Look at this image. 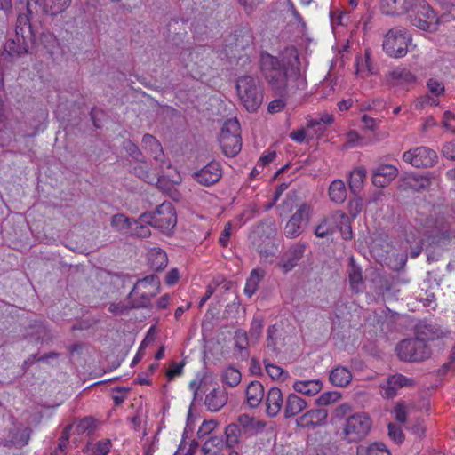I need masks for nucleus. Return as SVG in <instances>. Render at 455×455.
Returning a JSON list of instances; mask_svg holds the SVG:
<instances>
[{"label":"nucleus","mask_w":455,"mask_h":455,"mask_svg":"<svg viewBox=\"0 0 455 455\" xmlns=\"http://www.w3.org/2000/svg\"><path fill=\"white\" fill-rule=\"evenodd\" d=\"M149 224L148 223H142L141 221V215L138 220H132V230L137 236L140 237H148L150 235V229H149Z\"/></svg>","instance_id":"nucleus-46"},{"label":"nucleus","mask_w":455,"mask_h":455,"mask_svg":"<svg viewBox=\"0 0 455 455\" xmlns=\"http://www.w3.org/2000/svg\"><path fill=\"white\" fill-rule=\"evenodd\" d=\"M307 406V403L303 398L299 397L294 393L287 395L284 402V417H295L303 411Z\"/></svg>","instance_id":"nucleus-22"},{"label":"nucleus","mask_w":455,"mask_h":455,"mask_svg":"<svg viewBox=\"0 0 455 455\" xmlns=\"http://www.w3.org/2000/svg\"><path fill=\"white\" fill-rule=\"evenodd\" d=\"M217 427H218V422L216 420H213V419L204 420L197 431L198 437L203 438V437L210 435L212 432H213L215 430V428Z\"/></svg>","instance_id":"nucleus-50"},{"label":"nucleus","mask_w":455,"mask_h":455,"mask_svg":"<svg viewBox=\"0 0 455 455\" xmlns=\"http://www.w3.org/2000/svg\"><path fill=\"white\" fill-rule=\"evenodd\" d=\"M231 223L228 222L220 235L219 242L223 247H226L228 244L229 237L231 235Z\"/></svg>","instance_id":"nucleus-61"},{"label":"nucleus","mask_w":455,"mask_h":455,"mask_svg":"<svg viewBox=\"0 0 455 455\" xmlns=\"http://www.w3.org/2000/svg\"><path fill=\"white\" fill-rule=\"evenodd\" d=\"M124 148L126 152L133 157L135 160H140L142 158V153L139 149L138 146L134 144L131 140H126L124 142Z\"/></svg>","instance_id":"nucleus-54"},{"label":"nucleus","mask_w":455,"mask_h":455,"mask_svg":"<svg viewBox=\"0 0 455 455\" xmlns=\"http://www.w3.org/2000/svg\"><path fill=\"white\" fill-rule=\"evenodd\" d=\"M372 420L363 411L348 416L341 426V438L347 443H355L363 440L370 433Z\"/></svg>","instance_id":"nucleus-6"},{"label":"nucleus","mask_w":455,"mask_h":455,"mask_svg":"<svg viewBox=\"0 0 455 455\" xmlns=\"http://www.w3.org/2000/svg\"><path fill=\"white\" fill-rule=\"evenodd\" d=\"M263 275L259 273V270L254 269L251 273L250 277L247 279L245 287H244V293L248 297H251L257 291L259 283L262 278Z\"/></svg>","instance_id":"nucleus-42"},{"label":"nucleus","mask_w":455,"mask_h":455,"mask_svg":"<svg viewBox=\"0 0 455 455\" xmlns=\"http://www.w3.org/2000/svg\"><path fill=\"white\" fill-rule=\"evenodd\" d=\"M329 196L331 201L335 203H342L347 197V189L345 184L340 180L331 182L329 188Z\"/></svg>","instance_id":"nucleus-35"},{"label":"nucleus","mask_w":455,"mask_h":455,"mask_svg":"<svg viewBox=\"0 0 455 455\" xmlns=\"http://www.w3.org/2000/svg\"><path fill=\"white\" fill-rule=\"evenodd\" d=\"M142 147L159 164H164V154L160 142L152 135L145 134L142 138Z\"/></svg>","instance_id":"nucleus-24"},{"label":"nucleus","mask_w":455,"mask_h":455,"mask_svg":"<svg viewBox=\"0 0 455 455\" xmlns=\"http://www.w3.org/2000/svg\"><path fill=\"white\" fill-rule=\"evenodd\" d=\"M355 68L356 74L362 77H367L374 74V68L371 60L369 50H365L363 56L356 58Z\"/></svg>","instance_id":"nucleus-33"},{"label":"nucleus","mask_w":455,"mask_h":455,"mask_svg":"<svg viewBox=\"0 0 455 455\" xmlns=\"http://www.w3.org/2000/svg\"><path fill=\"white\" fill-rule=\"evenodd\" d=\"M95 428V420L92 418L86 417L83 419L78 426L77 429L80 433L88 432L91 433Z\"/></svg>","instance_id":"nucleus-55"},{"label":"nucleus","mask_w":455,"mask_h":455,"mask_svg":"<svg viewBox=\"0 0 455 455\" xmlns=\"http://www.w3.org/2000/svg\"><path fill=\"white\" fill-rule=\"evenodd\" d=\"M261 72L273 90L283 92L285 90L293 92L304 89L307 85L305 78L298 68L291 62L285 61L267 52L261 53Z\"/></svg>","instance_id":"nucleus-2"},{"label":"nucleus","mask_w":455,"mask_h":455,"mask_svg":"<svg viewBox=\"0 0 455 455\" xmlns=\"http://www.w3.org/2000/svg\"><path fill=\"white\" fill-rule=\"evenodd\" d=\"M195 180L204 185L210 186L220 180L221 169L218 162H211L200 171L194 173Z\"/></svg>","instance_id":"nucleus-18"},{"label":"nucleus","mask_w":455,"mask_h":455,"mask_svg":"<svg viewBox=\"0 0 455 455\" xmlns=\"http://www.w3.org/2000/svg\"><path fill=\"white\" fill-rule=\"evenodd\" d=\"M341 398L340 393L337 391H329L323 393L316 400V404L320 406H328L337 403Z\"/></svg>","instance_id":"nucleus-45"},{"label":"nucleus","mask_w":455,"mask_h":455,"mask_svg":"<svg viewBox=\"0 0 455 455\" xmlns=\"http://www.w3.org/2000/svg\"><path fill=\"white\" fill-rule=\"evenodd\" d=\"M264 366L267 375L275 380H285L289 378V373L276 364L271 363L267 360H264Z\"/></svg>","instance_id":"nucleus-38"},{"label":"nucleus","mask_w":455,"mask_h":455,"mask_svg":"<svg viewBox=\"0 0 455 455\" xmlns=\"http://www.w3.org/2000/svg\"><path fill=\"white\" fill-rule=\"evenodd\" d=\"M451 217L441 206L422 208L414 218L412 225L405 230V240L411 244V255L418 257L425 242L436 245H446L454 238L450 228Z\"/></svg>","instance_id":"nucleus-1"},{"label":"nucleus","mask_w":455,"mask_h":455,"mask_svg":"<svg viewBox=\"0 0 455 455\" xmlns=\"http://www.w3.org/2000/svg\"><path fill=\"white\" fill-rule=\"evenodd\" d=\"M276 228L274 222L261 223L255 228L251 239L260 255L262 261L272 264L278 253V243L275 238Z\"/></svg>","instance_id":"nucleus-3"},{"label":"nucleus","mask_w":455,"mask_h":455,"mask_svg":"<svg viewBox=\"0 0 455 455\" xmlns=\"http://www.w3.org/2000/svg\"><path fill=\"white\" fill-rule=\"evenodd\" d=\"M143 291H150L149 295H156L160 291V280L156 275H151L140 279L135 283L132 292L137 293Z\"/></svg>","instance_id":"nucleus-25"},{"label":"nucleus","mask_w":455,"mask_h":455,"mask_svg":"<svg viewBox=\"0 0 455 455\" xmlns=\"http://www.w3.org/2000/svg\"><path fill=\"white\" fill-rule=\"evenodd\" d=\"M305 252V245L297 243L290 247L283 255L277 266L283 273L291 271L302 259Z\"/></svg>","instance_id":"nucleus-17"},{"label":"nucleus","mask_w":455,"mask_h":455,"mask_svg":"<svg viewBox=\"0 0 455 455\" xmlns=\"http://www.w3.org/2000/svg\"><path fill=\"white\" fill-rule=\"evenodd\" d=\"M264 387L259 381H251L246 388L247 403L251 408L258 407L264 398Z\"/></svg>","instance_id":"nucleus-27"},{"label":"nucleus","mask_w":455,"mask_h":455,"mask_svg":"<svg viewBox=\"0 0 455 455\" xmlns=\"http://www.w3.org/2000/svg\"><path fill=\"white\" fill-rule=\"evenodd\" d=\"M388 435L396 443H401L403 440V434L401 428L392 423L388 425Z\"/></svg>","instance_id":"nucleus-58"},{"label":"nucleus","mask_w":455,"mask_h":455,"mask_svg":"<svg viewBox=\"0 0 455 455\" xmlns=\"http://www.w3.org/2000/svg\"><path fill=\"white\" fill-rule=\"evenodd\" d=\"M226 443L228 448H234L240 443L241 429L237 424L231 423L225 428Z\"/></svg>","instance_id":"nucleus-37"},{"label":"nucleus","mask_w":455,"mask_h":455,"mask_svg":"<svg viewBox=\"0 0 455 455\" xmlns=\"http://www.w3.org/2000/svg\"><path fill=\"white\" fill-rule=\"evenodd\" d=\"M427 86L428 89V93L425 98L423 103L431 105V106H436L438 105V97L444 92V85L440 81L430 78L427 83Z\"/></svg>","instance_id":"nucleus-30"},{"label":"nucleus","mask_w":455,"mask_h":455,"mask_svg":"<svg viewBox=\"0 0 455 455\" xmlns=\"http://www.w3.org/2000/svg\"><path fill=\"white\" fill-rule=\"evenodd\" d=\"M151 267L156 271L164 269L168 264L166 253L160 248H154L148 253Z\"/></svg>","instance_id":"nucleus-34"},{"label":"nucleus","mask_w":455,"mask_h":455,"mask_svg":"<svg viewBox=\"0 0 455 455\" xmlns=\"http://www.w3.org/2000/svg\"><path fill=\"white\" fill-rule=\"evenodd\" d=\"M70 0H44L45 13L56 15L68 7Z\"/></svg>","instance_id":"nucleus-40"},{"label":"nucleus","mask_w":455,"mask_h":455,"mask_svg":"<svg viewBox=\"0 0 455 455\" xmlns=\"http://www.w3.org/2000/svg\"><path fill=\"white\" fill-rule=\"evenodd\" d=\"M225 446L221 436L212 435L202 445L204 455H220Z\"/></svg>","instance_id":"nucleus-32"},{"label":"nucleus","mask_w":455,"mask_h":455,"mask_svg":"<svg viewBox=\"0 0 455 455\" xmlns=\"http://www.w3.org/2000/svg\"><path fill=\"white\" fill-rule=\"evenodd\" d=\"M338 228L343 239L350 240L352 238L350 219L340 211H336L321 218L315 228L314 233L317 237L324 238L331 235Z\"/></svg>","instance_id":"nucleus-5"},{"label":"nucleus","mask_w":455,"mask_h":455,"mask_svg":"<svg viewBox=\"0 0 455 455\" xmlns=\"http://www.w3.org/2000/svg\"><path fill=\"white\" fill-rule=\"evenodd\" d=\"M398 175V169L392 164H381L372 172V183L378 188H385Z\"/></svg>","instance_id":"nucleus-19"},{"label":"nucleus","mask_w":455,"mask_h":455,"mask_svg":"<svg viewBox=\"0 0 455 455\" xmlns=\"http://www.w3.org/2000/svg\"><path fill=\"white\" fill-rule=\"evenodd\" d=\"M350 288L355 292H363L364 290V282L362 275V270L357 266L353 258L350 259L349 268L347 270Z\"/></svg>","instance_id":"nucleus-26"},{"label":"nucleus","mask_w":455,"mask_h":455,"mask_svg":"<svg viewBox=\"0 0 455 455\" xmlns=\"http://www.w3.org/2000/svg\"><path fill=\"white\" fill-rule=\"evenodd\" d=\"M350 215L355 219L362 210V202L360 199L351 200L348 204Z\"/></svg>","instance_id":"nucleus-63"},{"label":"nucleus","mask_w":455,"mask_h":455,"mask_svg":"<svg viewBox=\"0 0 455 455\" xmlns=\"http://www.w3.org/2000/svg\"><path fill=\"white\" fill-rule=\"evenodd\" d=\"M111 225L117 230H125L132 228V220L124 214H116L112 217Z\"/></svg>","instance_id":"nucleus-48"},{"label":"nucleus","mask_w":455,"mask_h":455,"mask_svg":"<svg viewBox=\"0 0 455 455\" xmlns=\"http://www.w3.org/2000/svg\"><path fill=\"white\" fill-rule=\"evenodd\" d=\"M329 379L336 387H347L352 380V373L344 366H337L331 371Z\"/></svg>","instance_id":"nucleus-31"},{"label":"nucleus","mask_w":455,"mask_h":455,"mask_svg":"<svg viewBox=\"0 0 455 455\" xmlns=\"http://www.w3.org/2000/svg\"><path fill=\"white\" fill-rule=\"evenodd\" d=\"M398 357L405 362H419L428 358L431 351L421 339H404L396 347Z\"/></svg>","instance_id":"nucleus-12"},{"label":"nucleus","mask_w":455,"mask_h":455,"mask_svg":"<svg viewBox=\"0 0 455 455\" xmlns=\"http://www.w3.org/2000/svg\"><path fill=\"white\" fill-rule=\"evenodd\" d=\"M150 291H143L140 292L134 293L132 291H131V295L134 298H140V300L137 302L138 307H148L150 303V300L156 295H149Z\"/></svg>","instance_id":"nucleus-53"},{"label":"nucleus","mask_w":455,"mask_h":455,"mask_svg":"<svg viewBox=\"0 0 455 455\" xmlns=\"http://www.w3.org/2000/svg\"><path fill=\"white\" fill-rule=\"evenodd\" d=\"M236 94L240 103L249 112H255L264 100L263 87L256 76L243 75L237 78Z\"/></svg>","instance_id":"nucleus-4"},{"label":"nucleus","mask_w":455,"mask_h":455,"mask_svg":"<svg viewBox=\"0 0 455 455\" xmlns=\"http://www.w3.org/2000/svg\"><path fill=\"white\" fill-rule=\"evenodd\" d=\"M323 387V382L320 379L296 380L292 385L295 392L307 396L317 395Z\"/></svg>","instance_id":"nucleus-23"},{"label":"nucleus","mask_w":455,"mask_h":455,"mask_svg":"<svg viewBox=\"0 0 455 455\" xmlns=\"http://www.w3.org/2000/svg\"><path fill=\"white\" fill-rule=\"evenodd\" d=\"M228 402L227 394L220 389H213L205 398V405L211 411H218L225 406Z\"/></svg>","instance_id":"nucleus-29"},{"label":"nucleus","mask_w":455,"mask_h":455,"mask_svg":"<svg viewBox=\"0 0 455 455\" xmlns=\"http://www.w3.org/2000/svg\"><path fill=\"white\" fill-rule=\"evenodd\" d=\"M263 323L260 319L254 318L251 322L249 336L251 341H256L262 331Z\"/></svg>","instance_id":"nucleus-52"},{"label":"nucleus","mask_w":455,"mask_h":455,"mask_svg":"<svg viewBox=\"0 0 455 455\" xmlns=\"http://www.w3.org/2000/svg\"><path fill=\"white\" fill-rule=\"evenodd\" d=\"M276 157V153L275 151H267L265 152L259 158L258 162V167H260V169H263L264 166L270 164L275 160Z\"/></svg>","instance_id":"nucleus-59"},{"label":"nucleus","mask_w":455,"mask_h":455,"mask_svg":"<svg viewBox=\"0 0 455 455\" xmlns=\"http://www.w3.org/2000/svg\"><path fill=\"white\" fill-rule=\"evenodd\" d=\"M408 17L413 26L426 31H435L439 24L435 12L425 0H413Z\"/></svg>","instance_id":"nucleus-8"},{"label":"nucleus","mask_w":455,"mask_h":455,"mask_svg":"<svg viewBox=\"0 0 455 455\" xmlns=\"http://www.w3.org/2000/svg\"><path fill=\"white\" fill-rule=\"evenodd\" d=\"M415 381L403 374L390 376L385 384L380 385L382 395L386 398H393L402 387H412Z\"/></svg>","instance_id":"nucleus-16"},{"label":"nucleus","mask_w":455,"mask_h":455,"mask_svg":"<svg viewBox=\"0 0 455 455\" xmlns=\"http://www.w3.org/2000/svg\"><path fill=\"white\" fill-rule=\"evenodd\" d=\"M328 418V411L325 409H312L299 416L296 419L298 427L314 429L325 425Z\"/></svg>","instance_id":"nucleus-15"},{"label":"nucleus","mask_w":455,"mask_h":455,"mask_svg":"<svg viewBox=\"0 0 455 455\" xmlns=\"http://www.w3.org/2000/svg\"><path fill=\"white\" fill-rule=\"evenodd\" d=\"M27 10L29 12V14L37 13L40 11L45 12L44 1L42 2V0H28Z\"/></svg>","instance_id":"nucleus-56"},{"label":"nucleus","mask_w":455,"mask_h":455,"mask_svg":"<svg viewBox=\"0 0 455 455\" xmlns=\"http://www.w3.org/2000/svg\"><path fill=\"white\" fill-rule=\"evenodd\" d=\"M241 379L242 375L239 370L229 366L223 371L222 380L227 386L230 387H236L241 382Z\"/></svg>","instance_id":"nucleus-39"},{"label":"nucleus","mask_w":455,"mask_h":455,"mask_svg":"<svg viewBox=\"0 0 455 455\" xmlns=\"http://www.w3.org/2000/svg\"><path fill=\"white\" fill-rule=\"evenodd\" d=\"M30 41L31 29L28 18L25 14H20L17 18L15 34L5 43L4 51L11 57H20L28 53Z\"/></svg>","instance_id":"nucleus-7"},{"label":"nucleus","mask_w":455,"mask_h":455,"mask_svg":"<svg viewBox=\"0 0 455 455\" xmlns=\"http://www.w3.org/2000/svg\"><path fill=\"white\" fill-rule=\"evenodd\" d=\"M250 336L243 330H237L235 333V342L239 349H245L250 344Z\"/></svg>","instance_id":"nucleus-51"},{"label":"nucleus","mask_w":455,"mask_h":455,"mask_svg":"<svg viewBox=\"0 0 455 455\" xmlns=\"http://www.w3.org/2000/svg\"><path fill=\"white\" fill-rule=\"evenodd\" d=\"M111 443L106 439L87 447L86 452L89 455H107L110 451Z\"/></svg>","instance_id":"nucleus-43"},{"label":"nucleus","mask_w":455,"mask_h":455,"mask_svg":"<svg viewBox=\"0 0 455 455\" xmlns=\"http://www.w3.org/2000/svg\"><path fill=\"white\" fill-rule=\"evenodd\" d=\"M362 122L363 123L365 129L373 132L378 127L380 120L363 115L362 116Z\"/></svg>","instance_id":"nucleus-60"},{"label":"nucleus","mask_w":455,"mask_h":455,"mask_svg":"<svg viewBox=\"0 0 455 455\" xmlns=\"http://www.w3.org/2000/svg\"><path fill=\"white\" fill-rule=\"evenodd\" d=\"M429 182L427 178L418 176L411 178L408 183L413 189H419L427 187Z\"/></svg>","instance_id":"nucleus-57"},{"label":"nucleus","mask_w":455,"mask_h":455,"mask_svg":"<svg viewBox=\"0 0 455 455\" xmlns=\"http://www.w3.org/2000/svg\"><path fill=\"white\" fill-rule=\"evenodd\" d=\"M285 106V101L283 99H276L271 101L268 105V111L270 113H277L281 111Z\"/></svg>","instance_id":"nucleus-64"},{"label":"nucleus","mask_w":455,"mask_h":455,"mask_svg":"<svg viewBox=\"0 0 455 455\" xmlns=\"http://www.w3.org/2000/svg\"><path fill=\"white\" fill-rule=\"evenodd\" d=\"M386 79L389 83L399 84H410L415 82V76L404 68H395L386 75Z\"/></svg>","instance_id":"nucleus-28"},{"label":"nucleus","mask_w":455,"mask_h":455,"mask_svg":"<svg viewBox=\"0 0 455 455\" xmlns=\"http://www.w3.org/2000/svg\"><path fill=\"white\" fill-rule=\"evenodd\" d=\"M358 455H391L383 443H371L367 447L361 446L357 449Z\"/></svg>","instance_id":"nucleus-41"},{"label":"nucleus","mask_w":455,"mask_h":455,"mask_svg":"<svg viewBox=\"0 0 455 455\" xmlns=\"http://www.w3.org/2000/svg\"><path fill=\"white\" fill-rule=\"evenodd\" d=\"M365 177L366 171L364 168H357L350 173L349 188L354 194H357L361 191Z\"/></svg>","instance_id":"nucleus-36"},{"label":"nucleus","mask_w":455,"mask_h":455,"mask_svg":"<svg viewBox=\"0 0 455 455\" xmlns=\"http://www.w3.org/2000/svg\"><path fill=\"white\" fill-rule=\"evenodd\" d=\"M141 221L162 232L169 233L177 223L176 212L172 203L164 202L154 212L141 214Z\"/></svg>","instance_id":"nucleus-9"},{"label":"nucleus","mask_w":455,"mask_h":455,"mask_svg":"<svg viewBox=\"0 0 455 455\" xmlns=\"http://www.w3.org/2000/svg\"><path fill=\"white\" fill-rule=\"evenodd\" d=\"M220 145L227 156H236L242 148L240 124L236 118L227 120L219 138Z\"/></svg>","instance_id":"nucleus-10"},{"label":"nucleus","mask_w":455,"mask_h":455,"mask_svg":"<svg viewBox=\"0 0 455 455\" xmlns=\"http://www.w3.org/2000/svg\"><path fill=\"white\" fill-rule=\"evenodd\" d=\"M346 144L347 148H362L367 143L363 141V137L356 131H349L346 134Z\"/></svg>","instance_id":"nucleus-47"},{"label":"nucleus","mask_w":455,"mask_h":455,"mask_svg":"<svg viewBox=\"0 0 455 455\" xmlns=\"http://www.w3.org/2000/svg\"><path fill=\"white\" fill-rule=\"evenodd\" d=\"M442 152L446 158L455 160V141L444 144Z\"/></svg>","instance_id":"nucleus-62"},{"label":"nucleus","mask_w":455,"mask_h":455,"mask_svg":"<svg viewBox=\"0 0 455 455\" xmlns=\"http://www.w3.org/2000/svg\"><path fill=\"white\" fill-rule=\"evenodd\" d=\"M267 414L269 417H275L284 406L282 391L278 387H271L266 396Z\"/></svg>","instance_id":"nucleus-21"},{"label":"nucleus","mask_w":455,"mask_h":455,"mask_svg":"<svg viewBox=\"0 0 455 455\" xmlns=\"http://www.w3.org/2000/svg\"><path fill=\"white\" fill-rule=\"evenodd\" d=\"M314 215V204L311 202L302 203L291 215L284 228V234L289 238L298 237L305 229Z\"/></svg>","instance_id":"nucleus-13"},{"label":"nucleus","mask_w":455,"mask_h":455,"mask_svg":"<svg viewBox=\"0 0 455 455\" xmlns=\"http://www.w3.org/2000/svg\"><path fill=\"white\" fill-rule=\"evenodd\" d=\"M411 36L404 28H391L383 40L384 52L392 58H403L408 52Z\"/></svg>","instance_id":"nucleus-11"},{"label":"nucleus","mask_w":455,"mask_h":455,"mask_svg":"<svg viewBox=\"0 0 455 455\" xmlns=\"http://www.w3.org/2000/svg\"><path fill=\"white\" fill-rule=\"evenodd\" d=\"M404 162L409 163L414 167H430L436 163V153L427 147H417L413 149L405 151L403 155Z\"/></svg>","instance_id":"nucleus-14"},{"label":"nucleus","mask_w":455,"mask_h":455,"mask_svg":"<svg viewBox=\"0 0 455 455\" xmlns=\"http://www.w3.org/2000/svg\"><path fill=\"white\" fill-rule=\"evenodd\" d=\"M410 409L411 405H407L404 403H398L394 409L395 419L398 422L404 424L407 421V415Z\"/></svg>","instance_id":"nucleus-49"},{"label":"nucleus","mask_w":455,"mask_h":455,"mask_svg":"<svg viewBox=\"0 0 455 455\" xmlns=\"http://www.w3.org/2000/svg\"><path fill=\"white\" fill-rule=\"evenodd\" d=\"M237 422L238 426H241L245 430H251L265 426V424L245 413L238 416Z\"/></svg>","instance_id":"nucleus-44"},{"label":"nucleus","mask_w":455,"mask_h":455,"mask_svg":"<svg viewBox=\"0 0 455 455\" xmlns=\"http://www.w3.org/2000/svg\"><path fill=\"white\" fill-rule=\"evenodd\" d=\"M413 0H381V11L387 15L409 13Z\"/></svg>","instance_id":"nucleus-20"}]
</instances>
